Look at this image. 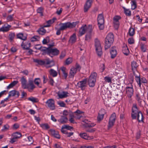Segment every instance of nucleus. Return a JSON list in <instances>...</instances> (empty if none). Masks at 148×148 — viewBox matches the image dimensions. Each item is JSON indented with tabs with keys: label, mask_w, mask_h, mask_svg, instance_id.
<instances>
[{
	"label": "nucleus",
	"mask_w": 148,
	"mask_h": 148,
	"mask_svg": "<svg viewBox=\"0 0 148 148\" xmlns=\"http://www.w3.org/2000/svg\"><path fill=\"white\" fill-rule=\"evenodd\" d=\"M79 23V21H77L73 22L72 23L70 22H67L64 23H62L59 24L61 25L60 28L58 29L56 33L57 35H60L61 34V30H63L67 28H72L75 27L76 25Z\"/></svg>",
	"instance_id": "f257e3e1"
},
{
	"label": "nucleus",
	"mask_w": 148,
	"mask_h": 148,
	"mask_svg": "<svg viewBox=\"0 0 148 148\" xmlns=\"http://www.w3.org/2000/svg\"><path fill=\"white\" fill-rule=\"evenodd\" d=\"M41 51H43V55L47 54L51 57L58 55L59 53V50L56 48L52 49L50 48L44 47L43 49H41Z\"/></svg>",
	"instance_id": "f03ea898"
},
{
	"label": "nucleus",
	"mask_w": 148,
	"mask_h": 148,
	"mask_svg": "<svg viewBox=\"0 0 148 148\" xmlns=\"http://www.w3.org/2000/svg\"><path fill=\"white\" fill-rule=\"evenodd\" d=\"M34 61L41 65H46L45 67L47 68H51L55 65L54 62L52 60H50L49 59H46L45 61L37 59H34Z\"/></svg>",
	"instance_id": "7ed1b4c3"
},
{
	"label": "nucleus",
	"mask_w": 148,
	"mask_h": 148,
	"mask_svg": "<svg viewBox=\"0 0 148 148\" xmlns=\"http://www.w3.org/2000/svg\"><path fill=\"white\" fill-rule=\"evenodd\" d=\"M114 41V36L112 33H110L107 36L105 40V49L106 50L109 48Z\"/></svg>",
	"instance_id": "20e7f679"
},
{
	"label": "nucleus",
	"mask_w": 148,
	"mask_h": 148,
	"mask_svg": "<svg viewBox=\"0 0 148 148\" xmlns=\"http://www.w3.org/2000/svg\"><path fill=\"white\" fill-rule=\"evenodd\" d=\"M95 47L96 53L98 56L99 57L102 54V47L99 40L96 38L95 40Z\"/></svg>",
	"instance_id": "39448f33"
},
{
	"label": "nucleus",
	"mask_w": 148,
	"mask_h": 148,
	"mask_svg": "<svg viewBox=\"0 0 148 148\" xmlns=\"http://www.w3.org/2000/svg\"><path fill=\"white\" fill-rule=\"evenodd\" d=\"M92 25H89L88 26L86 25L82 26L79 31V34L80 36L85 34L86 32H92Z\"/></svg>",
	"instance_id": "423d86ee"
},
{
	"label": "nucleus",
	"mask_w": 148,
	"mask_h": 148,
	"mask_svg": "<svg viewBox=\"0 0 148 148\" xmlns=\"http://www.w3.org/2000/svg\"><path fill=\"white\" fill-rule=\"evenodd\" d=\"M97 76V73L94 72L90 76L87 81L90 87H93L95 86Z\"/></svg>",
	"instance_id": "0eeeda50"
},
{
	"label": "nucleus",
	"mask_w": 148,
	"mask_h": 148,
	"mask_svg": "<svg viewBox=\"0 0 148 148\" xmlns=\"http://www.w3.org/2000/svg\"><path fill=\"white\" fill-rule=\"evenodd\" d=\"M116 119V115L115 113H113L111 115L109 119L108 128L110 129L114 125Z\"/></svg>",
	"instance_id": "6e6552de"
},
{
	"label": "nucleus",
	"mask_w": 148,
	"mask_h": 148,
	"mask_svg": "<svg viewBox=\"0 0 148 148\" xmlns=\"http://www.w3.org/2000/svg\"><path fill=\"white\" fill-rule=\"evenodd\" d=\"M98 24L99 29L100 30H102L104 27V19L102 14H99L97 18Z\"/></svg>",
	"instance_id": "1a4fd4ad"
},
{
	"label": "nucleus",
	"mask_w": 148,
	"mask_h": 148,
	"mask_svg": "<svg viewBox=\"0 0 148 148\" xmlns=\"http://www.w3.org/2000/svg\"><path fill=\"white\" fill-rule=\"evenodd\" d=\"M140 111L138 108L136 104L135 103L133 104L132 107V113L131 114L132 119H136L137 113Z\"/></svg>",
	"instance_id": "9d476101"
},
{
	"label": "nucleus",
	"mask_w": 148,
	"mask_h": 148,
	"mask_svg": "<svg viewBox=\"0 0 148 148\" xmlns=\"http://www.w3.org/2000/svg\"><path fill=\"white\" fill-rule=\"evenodd\" d=\"M87 79L85 78L82 81L78 82L77 84V86L78 88H80L82 90H84L87 86Z\"/></svg>",
	"instance_id": "9b49d317"
},
{
	"label": "nucleus",
	"mask_w": 148,
	"mask_h": 148,
	"mask_svg": "<svg viewBox=\"0 0 148 148\" xmlns=\"http://www.w3.org/2000/svg\"><path fill=\"white\" fill-rule=\"evenodd\" d=\"M46 103L50 110H53L55 109V101L53 99H49L46 102Z\"/></svg>",
	"instance_id": "f8f14e48"
},
{
	"label": "nucleus",
	"mask_w": 148,
	"mask_h": 148,
	"mask_svg": "<svg viewBox=\"0 0 148 148\" xmlns=\"http://www.w3.org/2000/svg\"><path fill=\"white\" fill-rule=\"evenodd\" d=\"M126 89L127 94L129 97L131 98L133 95L134 92V90L132 85L130 84V86H127Z\"/></svg>",
	"instance_id": "ddd939ff"
},
{
	"label": "nucleus",
	"mask_w": 148,
	"mask_h": 148,
	"mask_svg": "<svg viewBox=\"0 0 148 148\" xmlns=\"http://www.w3.org/2000/svg\"><path fill=\"white\" fill-rule=\"evenodd\" d=\"M92 0H87L84 6V11L87 12L91 7L92 3Z\"/></svg>",
	"instance_id": "4468645a"
},
{
	"label": "nucleus",
	"mask_w": 148,
	"mask_h": 148,
	"mask_svg": "<svg viewBox=\"0 0 148 148\" xmlns=\"http://www.w3.org/2000/svg\"><path fill=\"white\" fill-rule=\"evenodd\" d=\"M20 81L21 82L22 87L23 89H27V88H29L28 86V85H27V80L24 76L21 77Z\"/></svg>",
	"instance_id": "2eb2a0df"
},
{
	"label": "nucleus",
	"mask_w": 148,
	"mask_h": 148,
	"mask_svg": "<svg viewBox=\"0 0 148 148\" xmlns=\"http://www.w3.org/2000/svg\"><path fill=\"white\" fill-rule=\"evenodd\" d=\"M79 135L82 138L87 140H90L93 138L92 136H88L86 133H81Z\"/></svg>",
	"instance_id": "dca6fc26"
},
{
	"label": "nucleus",
	"mask_w": 148,
	"mask_h": 148,
	"mask_svg": "<svg viewBox=\"0 0 148 148\" xmlns=\"http://www.w3.org/2000/svg\"><path fill=\"white\" fill-rule=\"evenodd\" d=\"M110 53L111 55V57L112 58H114L116 56L117 54V52L116 48L115 47H113L111 48L110 51Z\"/></svg>",
	"instance_id": "f3484780"
},
{
	"label": "nucleus",
	"mask_w": 148,
	"mask_h": 148,
	"mask_svg": "<svg viewBox=\"0 0 148 148\" xmlns=\"http://www.w3.org/2000/svg\"><path fill=\"white\" fill-rule=\"evenodd\" d=\"M27 85H28V88H27L28 89L29 91H31V90H33L34 88H35V86L33 84V81L32 80H29V83L27 84Z\"/></svg>",
	"instance_id": "a211bd4d"
},
{
	"label": "nucleus",
	"mask_w": 148,
	"mask_h": 148,
	"mask_svg": "<svg viewBox=\"0 0 148 148\" xmlns=\"http://www.w3.org/2000/svg\"><path fill=\"white\" fill-rule=\"evenodd\" d=\"M83 122L85 123L83 124V125L86 127H90L94 126L93 124L91 123L90 122L88 119H85L83 121Z\"/></svg>",
	"instance_id": "6ab92c4d"
},
{
	"label": "nucleus",
	"mask_w": 148,
	"mask_h": 148,
	"mask_svg": "<svg viewBox=\"0 0 148 148\" xmlns=\"http://www.w3.org/2000/svg\"><path fill=\"white\" fill-rule=\"evenodd\" d=\"M138 66V65L136 62L133 61L131 62L132 69L134 74H135V72L137 71Z\"/></svg>",
	"instance_id": "aec40b11"
},
{
	"label": "nucleus",
	"mask_w": 148,
	"mask_h": 148,
	"mask_svg": "<svg viewBox=\"0 0 148 148\" xmlns=\"http://www.w3.org/2000/svg\"><path fill=\"white\" fill-rule=\"evenodd\" d=\"M9 97L14 96L18 97L19 96V93L18 91L15 90H12L9 92Z\"/></svg>",
	"instance_id": "412c9836"
},
{
	"label": "nucleus",
	"mask_w": 148,
	"mask_h": 148,
	"mask_svg": "<svg viewBox=\"0 0 148 148\" xmlns=\"http://www.w3.org/2000/svg\"><path fill=\"white\" fill-rule=\"evenodd\" d=\"M49 131L51 135L54 137L58 139L60 138V136L58 131H56L55 130L53 129H50Z\"/></svg>",
	"instance_id": "4be33fe9"
},
{
	"label": "nucleus",
	"mask_w": 148,
	"mask_h": 148,
	"mask_svg": "<svg viewBox=\"0 0 148 148\" xmlns=\"http://www.w3.org/2000/svg\"><path fill=\"white\" fill-rule=\"evenodd\" d=\"M68 92H67L63 91L61 93L58 92V95L59 98L62 99L68 96Z\"/></svg>",
	"instance_id": "5701e85b"
},
{
	"label": "nucleus",
	"mask_w": 148,
	"mask_h": 148,
	"mask_svg": "<svg viewBox=\"0 0 148 148\" xmlns=\"http://www.w3.org/2000/svg\"><path fill=\"white\" fill-rule=\"evenodd\" d=\"M58 121L61 124H64L67 122L68 121V119L65 116H61L60 118L58 120Z\"/></svg>",
	"instance_id": "b1692460"
},
{
	"label": "nucleus",
	"mask_w": 148,
	"mask_h": 148,
	"mask_svg": "<svg viewBox=\"0 0 148 148\" xmlns=\"http://www.w3.org/2000/svg\"><path fill=\"white\" fill-rule=\"evenodd\" d=\"M76 41V34L74 33L71 36L69 40V42L72 44L74 43Z\"/></svg>",
	"instance_id": "393cba45"
},
{
	"label": "nucleus",
	"mask_w": 148,
	"mask_h": 148,
	"mask_svg": "<svg viewBox=\"0 0 148 148\" xmlns=\"http://www.w3.org/2000/svg\"><path fill=\"white\" fill-rule=\"evenodd\" d=\"M77 72V71L75 69V67H73L71 68L69 73V77L70 78L73 77L74 75Z\"/></svg>",
	"instance_id": "a878e982"
},
{
	"label": "nucleus",
	"mask_w": 148,
	"mask_h": 148,
	"mask_svg": "<svg viewBox=\"0 0 148 148\" xmlns=\"http://www.w3.org/2000/svg\"><path fill=\"white\" fill-rule=\"evenodd\" d=\"M137 115V120L138 122H143L144 117L141 112H139Z\"/></svg>",
	"instance_id": "bb28decb"
},
{
	"label": "nucleus",
	"mask_w": 148,
	"mask_h": 148,
	"mask_svg": "<svg viewBox=\"0 0 148 148\" xmlns=\"http://www.w3.org/2000/svg\"><path fill=\"white\" fill-rule=\"evenodd\" d=\"M56 20V18L55 17L53 18L52 19L49 20L47 21V24L44 25V27H49Z\"/></svg>",
	"instance_id": "cd10ccee"
},
{
	"label": "nucleus",
	"mask_w": 148,
	"mask_h": 148,
	"mask_svg": "<svg viewBox=\"0 0 148 148\" xmlns=\"http://www.w3.org/2000/svg\"><path fill=\"white\" fill-rule=\"evenodd\" d=\"M122 51L123 53L126 56L128 55L130 53L129 49L126 45L123 47L122 49Z\"/></svg>",
	"instance_id": "c85d7f7f"
},
{
	"label": "nucleus",
	"mask_w": 148,
	"mask_h": 148,
	"mask_svg": "<svg viewBox=\"0 0 148 148\" xmlns=\"http://www.w3.org/2000/svg\"><path fill=\"white\" fill-rule=\"evenodd\" d=\"M11 27V25H8L6 27H3L0 28V32H6L9 30L10 28Z\"/></svg>",
	"instance_id": "c756f323"
},
{
	"label": "nucleus",
	"mask_w": 148,
	"mask_h": 148,
	"mask_svg": "<svg viewBox=\"0 0 148 148\" xmlns=\"http://www.w3.org/2000/svg\"><path fill=\"white\" fill-rule=\"evenodd\" d=\"M17 38L23 40H25L27 39V36H24L23 34L22 33H19L17 34Z\"/></svg>",
	"instance_id": "7c9ffc66"
},
{
	"label": "nucleus",
	"mask_w": 148,
	"mask_h": 148,
	"mask_svg": "<svg viewBox=\"0 0 148 148\" xmlns=\"http://www.w3.org/2000/svg\"><path fill=\"white\" fill-rule=\"evenodd\" d=\"M44 26L39 29L38 31L39 34L41 35H44L46 32V30L44 29Z\"/></svg>",
	"instance_id": "2f4dec72"
},
{
	"label": "nucleus",
	"mask_w": 148,
	"mask_h": 148,
	"mask_svg": "<svg viewBox=\"0 0 148 148\" xmlns=\"http://www.w3.org/2000/svg\"><path fill=\"white\" fill-rule=\"evenodd\" d=\"M12 136L15 138L18 139L21 137L22 135L20 132H16L13 133L12 134Z\"/></svg>",
	"instance_id": "473e14b6"
},
{
	"label": "nucleus",
	"mask_w": 148,
	"mask_h": 148,
	"mask_svg": "<svg viewBox=\"0 0 148 148\" xmlns=\"http://www.w3.org/2000/svg\"><path fill=\"white\" fill-rule=\"evenodd\" d=\"M50 74L53 77H56L58 75L57 72L53 69H51L49 71Z\"/></svg>",
	"instance_id": "72a5a7b5"
},
{
	"label": "nucleus",
	"mask_w": 148,
	"mask_h": 148,
	"mask_svg": "<svg viewBox=\"0 0 148 148\" xmlns=\"http://www.w3.org/2000/svg\"><path fill=\"white\" fill-rule=\"evenodd\" d=\"M92 32H88L85 36V40L88 42L90 41L91 38V33Z\"/></svg>",
	"instance_id": "f704fd0d"
},
{
	"label": "nucleus",
	"mask_w": 148,
	"mask_h": 148,
	"mask_svg": "<svg viewBox=\"0 0 148 148\" xmlns=\"http://www.w3.org/2000/svg\"><path fill=\"white\" fill-rule=\"evenodd\" d=\"M60 69L65 79H66L68 76V73L66 71V68L63 66L61 67Z\"/></svg>",
	"instance_id": "c9c22d12"
},
{
	"label": "nucleus",
	"mask_w": 148,
	"mask_h": 148,
	"mask_svg": "<svg viewBox=\"0 0 148 148\" xmlns=\"http://www.w3.org/2000/svg\"><path fill=\"white\" fill-rule=\"evenodd\" d=\"M101 111H100L99 113L98 116L97 117V121L100 122L101 121L103 118L104 117V114H101Z\"/></svg>",
	"instance_id": "e433bc0d"
},
{
	"label": "nucleus",
	"mask_w": 148,
	"mask_h": 148,
	"mask_svg": "<svg viewBox=\"0 0 148 148\" xmlns=\"http://www.w3.org/2000/svg\"><path fill=\"white\" fill-rule=\"evenodd\" d=\"M18 82L17 80L13 81L7 86V88L8 89H9L13 87Z\"/></svg>",
	"instance_id": "4c0bfd02"
},
{
	"label": "nucleus",
	"mask_w": 148,
	"mask_h": 148,
	"mask_svg": "<svg viewBox=\"0 0 148 148\" xmlns=\"http://www.w3.org/2000/svg\"><path fill=\"white\" fill-rule=\"evenodd\" d=\"M124 13L127 16H130L131 15V12L129 9L125 8V7L123 8Z\"/></svg>",
	"instance_id": "58836bf2"
},
{
	"label": "nucleus",
	"mask_w": 148,
	"mask_h": 148,
	"mask_svg": "<svg viewBox=\"0 0 148 148\" xmlns=\"http://www.w3.org/2000/svg\"><path fill=\"white\" fill-rule=\"evenodd\" d=\"M28 99L29 101H31L33 103H37L39 101L38 99L33 97L28 98Z\"/></svg>",
	"instance_id": "ea45409f"
},
{
	"label": "nucleus",
	"mask_w": 148,
	"mask_h": 148,
	"mask_svg": "<svg viewBox=\"0 0 148 148\" xmlns=\"http://www.w3.org/2000/svg\"><path fill=\"white\" fill-rule=\"evenodd\" d=\"M135 33V30L134 28L130 27L129 30L128 34L130 36H133Z\"/></svg>",
	"instance_id": "a19ab883"
},
{
	"label": "nucleus",
	"mask_w": 148,
	"mask_h": 148,
	"mask_svg": "<svg viewBox=\"0 0 148 148\" xmlns=\"http://www.w3.org/2000/svg\"><path fill=\"white\" fill-rule=\"evenodd\" d=\"M131 3V9L132 10H134L136 8V3L135 1H132Z\"/></svg>",
	"instance_id": "79ce46f5"
},
{
	"label": "nucleus",
	"mask_w": 148,
	"mask_h": 148,
	"mask_svg": "<svg viewBox=\"0 0 148 148\" xmlns=\"http://www.w3.org/2000/svg\"><path fill=\"white\" fill-rule=\"evenodd\" d=\"M14 14L8 15L7 17V20L8 21H11L14 20Z\"/></svg>",
	"instance_id": "37998d69"
},
{
	"label": "nucleus",
	"mask_w": 148,
	"mask_h": 148,
	"mask_svg": "<svg viewBox=\"0 0 148 148\" xmlns=\"http://www.w3.org/2000/svg\"><path fill=\"white\" fill-rule=\"evenodd\" d=\"M41 127L44 129L47 130L50 128L47 124H42L41 125Z\"/></svg>",
	"instance_id": "c03bdc74"
},
{
	"label": "nucleus",
	"mask_w": 148,
	"mask_h": 148,
	"mask_svg": "<svg viewBox=\"0 0 148 148\" xmlns=\"http://www.w3.org/2000/svg\"><path fill=\"white\" fill-rule=\"evenodd\" d=\"M140 46L141 51L143 52H146L147 50L146 46L143 44H141Z\"/></svg>",
	"instance_id": "a18cd8bd"
},
{
	"label": "nucleus",
	"mask_w": 148,
	"mask_h": 148,
	"mask_svg": "<svg viewBox=\"0 0 148 148\" xmlns=\"http://www.w3.org/2000/svg\"><path fill=\"white\" fill-rule=\"evenodd\" d=\"M115 63L117 66H120L121 64L120 59L119 58H117L115 60Z\"/></svg>",
	"instance_id": "49530a36"
},
{
	"label": "nucleus",
	"mask_w": 148,
	"mask_h": 148,
	"mask_svg": "<svg viewBox=\"0 0 148 148\" xmlns=\"http://www.w3.org/2000/svg\"><path fill=\"white\" fill-rule=\"evenodd\" d=\"M15 34L14 33H11L9 34V39L10 41H12L13 40Z\"/></svg>",
	"instance_id": "de8ad7c7"
},
{
	"label": "nucleus",
	"mask_w": 148,
	"mask_h": 148,
	"mask_svg": "<svg viewBox=\"0 0 148 148\" xmlns=\"http://www.w3.org/2000/svg\"><path fill=\"white\" fill-rule=\"evenodd\" d=\"M121 17L119 16H116L113 18V22H119V20L120 19Z\"/></svg>",
	"instance_id": "09e8293b"
},
{
	"label": "nucleus",
	"mask_w": 148,
	"mask_h": 148,
	"mask_svg": "<svg viewBox=\"0 0 148 148\" xmlns=\"http://www.w3.org/2000/svg\"><path fill=\"white\" fill-rule=\"evenodd\" d=\"M58 105H59V106L61 107H65V104L64 101H59L57 102Z\"/></svg>",
	"instance_id": "8fccbe9b"
},
{
	"label": "nucleus",
	"mask_w": 148,
	"mask_h": 148,
	"mask_svg": "<svg viewBox=\"0 0 148 148\" xmlns=\"http://www.w3.org/2000/svg\"><path fill=\"white\" fill-rule=\"evenodd\" d=\"M62 128H65L67 130H70L73 129V127L66 125H64L63 126H62Z\"/></svg>",
	"instance_id": "3c124183"
},
{
	"label": "nucleus",
	"mask_w": 148,
	"mask_h": 148,
	"mask_svg": "<svg viewBox=\"0 0 148 148\" xmlns=\"http://www.w3.org/2000/svg\"><path fill=\"white\" fill-rule=\"evenodd\" d=\"M39 38V37L38 36H35L31 38V41L34 42L38 40Z\"/></svg>",
	"instance_id": "603ef678"
},
{
	"label": "nucleus",
	"mask_w": 148,
	"mask_h": 148,
	"mask_svg": "<svg viewBox=\"0 0 148 148\" xmlns=\"http://www.w3.org/2000/svg\"><path fill=\"white\" fill-rule=\"evenodd\" d=\"M23 42L21 44V46L23 48V49L24 50H28L29 49V47H28V46L26 44V43L25 45H23Z\"/></svg>",
	"instance_id": "864d4df0"
},
{
	"label": "nucleus",
	"mask_w": 148,
	"mask_h": 148,
	"mask_svg": "<svg viewBox=\"0 0 148 148\" xmlns=\"http://www.w3.org/2000/svg\"><path fill=\"white\" fill-rule=\"evenodd\" d=\"M72 60L71 58H67L65 61V64L68 65L72 62Z\"/></svg>",
	"instance_id": "5fc2aeb1"
},
{
	"label": "nucleus",
	"mask_w": 148,
	"mask_h": 148,
	"mask_svg": "<svg viewBox=\"0 0 148 148\" xmlns=\"http://www.w3.org/2000/svg\"><path fill=\"white\" fill-rule=\"evenodd\" d=\"M40 82V80L39 78H35L34 80V83L38 86H39Z\"/></svg>",
	"instance_id": "6e6d98bb"
},
{
	"label": "nucleus",
	"mask_w": 148,
	"mask_h": 148,
	"mask_svg": "<svg viewBox=\"0 0 148 148\" xmlns=\"http://www.w3.org/2000/svg\"><path fill=\"white\" fill-rule=\"evenodd\" d=\"M104 79L106 82L108 83H110L111 82V78L108 76L105 77L104 78Z\"/></svg>",
	"instance_id": "4d7b16f0"
},
{
	"label": "nucleus",
	"mask_w": 148,
	"mask_h": 148,
	"mask_svg": "<svg viewBox=\"0 0 148 148\" xmlns=\"http://www.w3.org/2000/svg\"><path fill=\"white\" fill-rule=\"evenodd\" d=\"M113 23H114V27L116 29H117L118 28L119 26V22H113Z\"/></svg>",
	"instance_id": "13d9d810"
},
{
	"label": "nucleus",
	"mask_w": 148,
	"mask_h": 148,
	"mask_svg": "<svg viewBox=\"0 0 148 148\" xmlns=\"http://www.w3.org/2000/svg\"><path fill=\"white\" fill-rule=\"evenodd\" d=\"M49 41V37H47L46 39L44 38L42 41V43L43 44H46Z\"/></svg>",
	"instance_id": "bf43d9fd"
},
{
	"label": "nucleus",
	"mask_w": 148,
	"mask_h": 148,
	"mask_svg": "<svg viewBox=\"0 0 148 148\" xmlns=\"http://www.w3.org/2000/svg\"><path fill=\"white\" fill-rule=\"evenodd\" d=\"M86 131L87 132L92 133L95 131V129H92L90 128H86Z\"/></svg>",
	"instance_id": "052dcab7"
},
{
	"label": "nucleus",
	"mask_w": 148,
	"mask_h": 148,
	"mask_svg": "<svg viewBox=\"0 0 148 148\" xmlns=\"http://www.w3.org/2000/svg\"><path fill=\"white\" fill-rule=\"evenodd\" d=\"M10 126L8 124H6L4 125L3 128L2 130V131H4L5 130H8Z\"/></svg>",
	"instance_id": "680f3d73"
},
{
	"label": "nucleus",
	"mask_w": 148,
	"mask_h": 148,
	"mask_svg": "<svg viewBox=\"0 0 148 148\" xmlns=\"http://www.w3.org/2000/svg\"><path fill=\"white\" fill-rule=\"evenodd\" d=\"M42 10V9L41 8H39L37 10V12L38 13H40V15L41 16H43Z\"/></svg>",
	"instance_id": "e2e57ef3"
},
{
	"label": "nucleus",
	"mask_w": 148,
	"mask_h": 148,
	"mask_svg": "<svg viewBox=\"0 0 148 148\" xmlns=\"http://www.w3.org/2000/svg\"><path fill=\"white\" fill-rule=\"evenodd\" d=\"M128 43L130 44H132L134 43V40L132 38H129L128 40Z\"/></svg>",
	"instance_id": "0e129e2a"
},
{
	"label": "nucleus",
	"mask_w": 148,
	"mask_h": 148,
	"mask_svg": "<svg viewBox=\"0 0 148 148\" xmlns=\"http://www.w3.org/2000/svg\"><path fill=\"white\" fill-rule=\"evenodd\" d=\"M17 140V138H15L13 137L12 138L10 139V142L12 144H13L14 142L16 141Z\"/></svg>",
	"instance_id": "69168bd1"
},
{
	"label": "nucleus",
	"mask_w": 148,
	"mask_h": 148,
	"mask_svg": "<svg viewBox=\"0 0 148 148\" xmlns=\"http://www.w3.org/2000/svg\"><path fill=\"white\" fill-rule=\"evenodd\" d=\"M50 80L49 81V84L51 85L52 86H53L54 85V82L53 80V79L51 78H50Z\"/></svg>",
	"instance_id": "338daca9"
},
{
	"label": "nucleus",
	"mask_w": 148,
	"mask_h": 148,
	"mask_svg": "<svg viewBox=\"0 0 148 148\" xmlns=\"http://www.w3.org/2000/svg\"><path fill=\"white\" fill-rule=\"evenodd\" d=\"M19 127V125L17 123L14 124L13 126V128L15 129H17Z\"/></svg>",
	"instance_id": "774afa93"
}]
</instances>
